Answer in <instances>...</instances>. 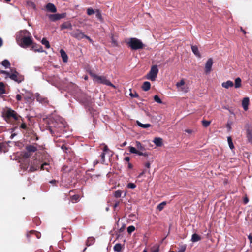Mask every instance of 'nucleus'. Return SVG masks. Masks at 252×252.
<instances>
[{"instance_id":"1","label":"nucleus","mask_w":252,"mask_h":252,"mask_svg":"<svg viewBox=\"0 0 252 252\" xmlns=\"http://www.w3.org/2000/svg\"><path fill=\"white\" fill-rule=\"evenodd\" d=\"M126 44L132 50H137L142 49L145 47V45L142 41L137 38L132 37L127 39L125 41Z\"/></svg>"},{"instance_id":"2","label":"nucleus","mask_w":252,"mask_h":252,"mask_svg":"<svg viewBox=\"0 0 252 252\" xmlns=\"http://www.w3.org/2000/svg\"><path fill=\"white\" fill-rule=\"evenodd\" d=\"M0 73L5 74L6 75L5 78L9 77L11 80L18 83L23 80V77L20 76L19 73L15 70H11V73L4 70H0Z\"/></svg>"},{"instance_id":"3","label":"nucleus","mask_w":252,"mask_h":252,"mask_svg":"<svg viewBox=\"0 0 252 252\" xmlns=\"http://www.w3.org/2000/svg\"><path fill=\"white\" fill-rule=\"evenodd\" d=\"M90 74L91 76L93 78L94 82H96L97 83L104 84L107 86H110L113 88H115V86L113 84H112L109 80H107L106 78V77L104 76H98L96 74L93 73L92 72H90Z\"/></svg>"},{"instance_id":"4","label":"nucleus","mask_w":252,"mask_h":252,"mask_svg":"<svg viewBox=\"0 0 252 252\" xmlns=\"http://www.w3.org/2000/svg\"><path fill=\"white\" fill-rule=\"evenodd\" d=\"M3 115L6 121L10 120L11 118L14 120H18L19 118H21V117L15 111L11 109L6 110Z\"/></svg>"},{"instance_id":"5","label":"nucleus","mask_w":252,"mask_h":252,"mask_svg":"<svg viewBox=\"0 0 252 252\" xmlns=\"http://www.w3.org/2000/svg\"><path fill=\"white\" fill-rule=\"evenodd\" d=\"M158 69L157 65H153L151 68L150 71L146 76V78L148 80H150L152 81H154L156 80L157 77L158 73Z\"/></svg>"},{"instance_id":"6","label":"nucleus","mask_w":252,"mask_h":252,"mask_svg":"<svg viewBox=\"0 0 252 252\" xmlns=\"http://www.w3.org/2000/svg\"><path fill=\"white\" fill-rule=\"evenodd\" d=\"M178 91L183 93H186L189 91V87L186 84L184 79L181 80L176 84Z\"/></svg>"},{"instance_id":"7","label":"nucleus","mask_w":252,"mask_h":252,"mask_svg":"<svg viewBox=\"0 0 252 252\" xmlns=\"http://www.w3.org/2000/svg\"><path fill=\"white\" fill-rule=\"evenodd\" d=\"M32 43V38L31 35L26 36V37L23 39L21 41L17 43V44L23 48L27 47L31 45Z\"/></svg>"},{"instance_id":"8","label":"nucleus","mask_w":252,"mask_h":252,"mask_svg":"<svg viewBox=\"0 0 252 252\" xmlns=\"http://www.w3.org/2000/svg\"><path fill=\"white\" fill-rule=\"evenodd\" d=\"M29 35H31V33L26 30L19 31L16 34V40L17 43L21 41L23 39Z\"/></svg>"},{"instance_id":"9","label":"nucleus","mask_w":252,"mask_h":252,"mask_svg":"<svg viewBox=\"0 0 252 252\" xmlns=\"http://www.w3.org/2000/svg\"><path fill=\"white\" fill-rule=\"evenodd\" d=\"M70 35L77 39V40H80L83 38H85L86 35L82 31L79 29H76L74 31L70 32Z\"/></svg>"},{"instance_id":"10","label":"nucleus","mask_w":252,"mask_h":252,"mask_svg":"<svg viewBox=\"0 0 252 252\" xmlns=\"http://www.w3.org/2000/svg\"><path fill=\"white\" fill-rule=\"evenodd\" d=\"M65 13L50 14L48 16L49 19L52 21H56L65 17Z\"/></svg>"},{"instance_id":"11","label":"nucleus","mask_w":252,"mask_h":252,"mask_svg":"<svg viewBox=\"0 0 252 252\" xmlns=\"http://www.w3.org/2000/svg\"><path fill=\"white\" fill-rule=\"evenodd\" d=\"M213 65V60L212 58H209L205 65V71L206 73L210 72L212 69V66Z\"/></svg>"},{"instance_id":"12","label":"nucleus","mask_w":252,"mask_h":252,"mask_svg":"<svg viewBox=\"0 0 252 252\" xmlns=\"http://www.w3.org/2000/svg\"><path fill=\"white\" fill-rule=\"evenodd\" d=\"M129 152L131 153L136 154L139 156H147L148 154L147 153H143L139 150H137L135 148L133 147H129Z\"/></svg>"},{"instance_id":"13","label":"nucleus","mask_w":252,"mask_h":252,"mask_svg":"<svg viewBox=\"0 0 252 252\" xmlns=\"http://www.w3.org/2000/svg\"><path fill=\"white\" fill-rule=\"evenodd\" d=\"M46 9L47 11L55 13L57 11V8L55 5L51 3H48L46 5Z\"/></svg>"},{"instance_id":"14","label":"nucleus","mask_w":252,"mask_h":252,"mask_svg":"<svg viewBox=\"0 0 252 252\" xmlns=\"http://www.w3.org/2000/svg\"><path fill=\"white\" fill-rule=\"evenodd\" d=\"M40 166L39 165L38 162L37 161H34L32 165L30 166L29 171L31 172H34L39 169H40Z\"/></svg>"},{"instance_id":"15","label":"nucleus","mask_w":252,"mask_h":252,"mask_svg":"<svg viewBox=\"0 0 252 252\" xmlns=\"http://www.w3.org/2000/svg\"><path fill=\"white\" fill-rule=\"evenodd\" d=\"M249 104V99L248 97H245L242 100V105L243 108L245 111L248 109V106Z\"/></svg>"},{"instance_id":"16","label":"nucleus","mask_w":252,"mask_h":252,"mask_svg":"<svg viewBox=\"0 0 252 252\" xmlns=\"http://www.w3.org/2000/svg\"><path fill=\"white\" fill-rule=\"evenodd\" d=\"M222 86L226 89H228L230 87H232L234 85V83L230 80H228L226 82H223L221 84Z\"/></svg>"},{"instance_id":"17","label":"nucleus","mask_w":252,"mask_h":252,"mask_svg":"<svg viewBox=\"0 0 252 252\" xmlns=\"http://www.w3.org/2000/svg\"><path fill=\"white\" fill-rule=\"evenodd\" d=\"M191 50L194 55L199 58H200L201 56L198 50V47L196 46H191Z\"/></svg>"},{"instance_id":"18","label":"nucleus","mask_w":252,"mask_h":252,"mask_svg":"<svg viewBox=\"0 0 252 252\" xmlns=\"http://www.w3.org/2000/svg\"><path fill=\"white\" fill-rule=\"evenodd\" d=\"M61 29H68L70 30H72V24L70 22H64L61 25Z\"/></svg>"},{"instance_id":"19","label":"nucleus","mask_w":252,"mask_h":252,"mask_svg":"<svg viewBox=\"0 0 252 252\" xmlns=\"http://www.w3.org/2000/svg\"><path fill=\"white\" fill-rule=\"evenodd\" d=\"M153 142L156 146L160 147L163 144L162 139L159 137H156L154 139Z\"/></svg>"},{"instance_id":"20","label":"nucleus","mask_w":252,"mask_h":252,"mask_svg":"<svg viewBox=\"0 0 252 252\" xmlns=\"http://www.w3.org/2000/svg\"><path fill=\"white\" fill-rule=\"evenodd\" d=\"M36 98L38 101L41 103H45L48 101L47 98L43 97L39 94H36Z\"/></svg>"},{"instance_id":"21","label":"nucleus","mask_w":252,"mask_h":252,"mask_svg":"<svg viewBox=\"0 0 252 252\" xmlns=\"http://www.w3.org/2000/svg\"><path fill=\"white\" fill-rule=\"evenodd\" d=\"M151 87V84L149 82L146 81L143 83V84L142 86V89L145 91H148Z\"/></svg>"},{"instance_id":"22","label":"nucleus","mask_w":252,"mask_h":252,"mask_svg":"<svg viewBox=\"0 0 252 252\" xmlns=\"http://www.w3.org/2000/svg\"><path fill=\"white\" fill-rule=\"evenodd\" d=\"M60 53L63 61L65 63L67 62L68 60V57L65 51L63 49H61L60 50Z\"/></svg>"},{"instance_id":"23","label":"nucleus","mask_w":252,"mask_h":252,"mask_svg":"<svg viewBox=\"0 0 252 252\" xmlns=\"http://www.w3.org/2000/svg\"><path fill=\"white\" fill-rule=\"evenodd\" d=\"M201 239V238L199 235L196 233H194L192 234L191 240L192 242H196L200 240Z\"/></svg>"},{"instance_id":"24","label":"nucleus","mask_w":252,"mask_h":252,"mask_svg":"<svg viewBox=\"0 0 252 252\" xmlns=\"http://www.w3.org/2000/svg\"><path fill=\"white\" fill-rule=\"evenodd\" d=\"M27 150L29 152H34L37 150V148L33 145H28L26 146Z\"/></svg>"},{"instance_id":"25","label":"nucleus","mask_w":252,"mask_h":252,"mask_svg":"<svg viewBox=\"0 0 252 252\" xmlns=\"http://www.w3.org/2000/svg\"><path fill=\"white\" fill-rule=\"evenodd\" d=\"M247 137L249 142L252 144V130L248 129L247 130Z\"/></svg>"},{"instance_id":"26","label":"nucleus","mask_w":252,"mask_h":252,"mask_svg":"<svg viewBox=\"0 0 252 252\" xmlns=\"http://www.w3.org/2000/svg\"><path fill=\"white\" fill-rule=\"evenodd\" d=\"M136 146L137 150H139L142 152V151L145 150V147L141 144L139 141L136 142Z\"/></svg>"},{"instance_id":"27","label":"nucleus","mask_w":252,"mask_h":252,"mask_svg":"<svg viewBox=\"0 0 252 252\" xmlns=\"http://www.w3.org/2000/svg\"><path fill=\"white\" fill-rule=\"evenodd\" d=\"M241 86V79L240 78L238 77L235 80V88H239Z\"/></svg>"},{"instance_id":"28","label":"nucleus","mask_w":252,"mask_h":252,"mask_svg":"<svg viewBox=\"0 0 252 252\" xmlns=\"http://www.w3.org/2000/svg\"><path fill=\"white\" fill-rule=\"evenodd\" d=\"M113 249L115 252H120L122 249V245L120 243H117L114 246Z\"/></svg>"},{"instance_id":"29","label":"nucleus","mask_w":252,"mask_h":252,"mask_svg":"<svg viewBox=\"0 0 252 252\" xmlns=\"http://www.w3.org/2000/svg\"><path fill=\"white\" fill-rule=\"evenodd\" d=\"M136 123L138 126L143 128H147L151 126L149 124H143L138 121H136Z\"/></svg>"},{"instance_id":"30","label":"nucleus","mask_w":252,"mask_h":252,"mask_svg":"<svg viewBox=\"0 0 252 252\" xmlns=\"http://www.w3.org/2000/svg\"><path fill=\"white\" fill-rule=\"evenodd\" d=\"M27 5L28 7H29V8H32L34 10L36 9V5L35 4L32 2V1H27Z\"/></svg>"},{"instance_id":"31","label":"nucleus","mask_w":252,"mask_h":252,"mask_svg":"<svg viewBox=\"0 0 252 252\" xmlns=\"http://www.w3.org/2000/svg\"><path fill=\"white\" fill-rule=\"evenodd\" d=\"M166 204V202L164 201L160 203L158 205V206L157 207V209L159 211H161L165 207V206Z\"/></svg>"},{"instance_id":"32","label":"nucleus","mask_w":252,"mask_h":252,"mask_svg":"<svg viewBox=\"0 0 252 252\" xmlns=\"http://www.w3.org/2000/svg\"><path fill=\"white\" fill-rule=\"evenodd\" d=\"M2 65L6 68L9 67L10 65V62L7 60H3L1 63Z\"/></svg>"},{"instance_id":"33","label":"nucleus","mask_w":252,"mask_h":252,"mask_svg":"<svg viewBox=\"0 0 252 252\" xmlns=\"http://www.w3.org/2000/svg\"><path fill=\"white\" fill-rule=\"evenodd\" d=\"M227 141L229 145V146L231 149H233L234 148V145L233 144L232 140L231 137H227Z\"/></svg>"},{"instance_id":"34","label":"nucleus","mask_w":252,"mask_h":252,"mask_svg":"<svg viewBox=\"0 0 252 252\" xmlns=\"http://www.w3.org/2000/svg\"><path fill=\"white\" fill-rule=\"evenodd\" d=\"M41 43L42 44L44 45L47 48H49L50 46L49 42L47 41L45 38H43Z\"/></svg>"},{"instance_id":"35","label":"nucleus","mask_w":252,"mask_h":252,"mask_svg":"<svg viewBox=\"0 0 252 252\" xmlns=\"http://www.w3.org/2000/svg\"><path fill=\"white\" fill-rule=\"evenodd\" d=\"M96 12V10H94L92 8H88L87 9V13L88 15H91L92 14H95Z\"/></svg>"},{"instance_id":"36","label":"nucleus","mask_w":252,"mask_h":252,"mask_svg":"<svg viewBox=\"0 0 252 252\" xmlns=\"http://www.w3.org/2000/svg\"><path fill=\"white\" fill-rule=\"evenodd\" d=\"M95 14H96V18L98 19H99L100 21H102V17L101 14L100 12L99 11V10L98 9H96V12Z\"/></svg>"},{"instance_id":"37","label":"nucleus","mask_w":252,"mask_h":252,"mask_svg":"<svg viewBox=\"0 0 252 252\" xmlns=\"http://www.w3.org/2000/svg\"><path fill=\"white\" fill-rule=\"evenodd\" d=\"M5 93L4 84L2 82H0V95Z\"/></svg>"},{"instance_id":"38","label":"nucleus","mask_w":252,"mask_h":252,"mask_svg":"<svg viewBox=\"0 0 252 252\" xmlns=\"http://www.w3.org/2000/svg\"><path fill=\"white\" fill-rule=\"evenodd\" d=\"M48 166V164L46 163H45L40 166V168L41 169V170H46L47 171H49V169Z\"/></svg>"},{"instance_id":"39","label":"nucleus","mask_w":252,"mask_h":252,"mask_svg":"<svg viewBox=\"0 0 252 252\" xmlns=\"http://www.w3.org/2000/svg\"><path fill=\"white\" fill-rule=\"evenodd\" d=\"M122 194V191L121 190H117L114 192V196L116 198H119L121 196Z\"/></svg>"},{"instance_id":"40","label":"nucleus","mask_w":252,"mask_h":252,"mask_svg":"<svg viewBox=\"0 0 252 252\" xmlns=\"http://www.w3.org/2000/svg\"><path fill=\"white\" fill-rule=\"evenodd\" d=\"M210 123L211 122L209 121H207L205 120H203L202 121V124L203 126L205 127H207L210 124Z\"/></svg>"},{"instance_id":"41","label":"nucleus","mask_w":252,"mask_h":252,"mask_svg":"<svg viewBox=\"0 0 252 252\" xmlns=\"http://www.w3.org/2000/svg\"><path fill=\"white\" fill-rule=\"evenodd\" d=\"M130 93L129 94V95L131 97H135V98L138 97L139 95L136 92H134L133 93H132L131 92V89H130Z\"/></svg>"},{"instance_id":"42","label":"nucleus","mask_w":252,"mask_h":252,"mask_svg":"<svg viewBox=\"0 0 252 252\" xmlns=\"http://www.w3.org/2000/svg\"><path fill=\"white\" fill-rule=\"evenodd\" d=\"M135 228L134 226H133L132 225L129 226L127 228V232L128 233L130 234L132 232H133L135 230Z\"/></svg>"},{"instance_id":"43","label":"nucleus","mask_w":252,"mask_h":252,"mask_svg":"<svg viewBox=\"0 0 252 252\" xmlns=\"http://www.w3.org/2000/svg\"><path fill=\"white\" fill-rule=\"evenodd\" d=\"M154 99L156 102H157L158 103L161 104L162 103L161 100L159 98L158 95H156L154 97Z\"/></svg>"},{"instance_id":"44","label":"nucleus","mask_w":252,"mask_h":252,"mask_svg":"<svg viewBox=\"0 0 252 252\" xmlns=\"http://www.w3.org/2000/svg\"><path fill=\"white\" fill-rule=\"evenodd\" d=\"M94 238L90 237V238H88L87 243V245H90L91 244L94 243Z\"/></svg>"},{"instance_id":"45","label":"nucleus","mask_w":252,"mask_h":252,"mask_svg":"<svg viewBox=\"0 0 252 252\" xmlns=\"http://www.w3.org/2000/svg\"><path fill=\"white\" fill-rule=\"evenodd\" d=\"M105 153H102L101 155H100V157H101V162L102 163H104V162H105Z\"/></svg>"},{"instance_id":"46","label":"nucleus","mask_w":252,"mask_h":252,"mask_svg":"<svg viewBox=\"0 0 252 252\" xmlns=\"http://www.w3.org/2000/svg\"><path fill=\"white\" fill-rule=\"evenodd\" d=\"M127 187L130 189H134L136 187V185L132 183H129L127 184Z\"/></svg>"},{"instance_id":"47","label":"nucleus","mask_w":252,"mask_h":252,"mask_svg":"<svg viewBox=\"0 0 252 252\" xmlns=\"http://www.w3.org/2000/svg\"><path fill=\"white\" fill-rule=\"evenodd\" d=\"M103 153H105L106 154L108 151H109V150L107 146L105 145L103 147Z\"/></svg>"},{"instance_id":"48","label":"nucleus","mask_w":252,"mask_h":252,"mask_svg":"<svg viewBox=\"0 0 252 252\" xmlns=\"http://www.w3.org/2000/svg\"><path fill=\"white\" fill-rule=\"evenodd\" d=\"M85 38L88 39L89 40V41L91 43V44H93V40L88 36L87 35H86V37H85Z\"/></svg>"},{"instance_id":"49","label":"nucleus","mask_w":252,"mask_h":252,"mask_svg":"<svg viewBox=\"0 0 252 252\" xmlns=\"http://www.w3.org/2000/svg\"><path fill=\"white\" fill-rule=\"evenodd\" d=\"M34 50L35 51H38L39 52H42L43 51V50L42 49V47L41 46H40L38 49H35Z\"/></svg>"},{"instance_id":"50","label":"nucleus","mask_w":252,"mask_h":252,"mask_svg":"<svg viewBox=\"0 0 252 252\" xmlns=\"http://www.w3.org/2000/svg\"><path fill=\"white\" fill-rule=\"evenodd\" d=\"M20 127L22 129H26L27 128V126L25 123H22L20 126Z\"/></svg>"},{"instance_id":"51","label":"nucleus","mask_w":252,"mask_h":252,"mask_svg":"<svg viewBox=\"0 0 252 252\" xmlns=\"http://www.w3.org/2000/svg\"><path fill=\"white\" fill-rule=\"evenodd\" d=\"M16 97L18 101L21 100L22 98L21 95L19 94H17Z\"/></svg>"},{"instance_id":"52","label":"nucleus","mask_w":252,"mask_h":252,"mask_svg":"<svg viewBox=\"0 0 252 252\" xmlns=\"http://www.w3.org/2000/svg\"><path fill=\"white\" fill-rule=\"evenodd\" d=\"M243 201H244V203L245 204H247V203H248V202H249V199H248V198L247 197H246V196L245 197H244V199H243Z\"/></svg>"},{"instance_id":"53","label":"nucleus","mask_w":252,"mask_h":252,"mask_svg":"<svg viewBox=\"0 0 252 252\" xmlns=\"http://www.w3.org/2000/svg\"><path fill=\"white\" fill-rule=\"evenodd\" d=\"M79 198V196L77 195H74L72 196V200H75V201H77Z\"/></svg>"},{"instance_id":"54","label":"nucleus","mask_w":252,"mask_h":252,"mask_svg":"<svg viewBox=\"0 0 252 252\" xmlns=\"http://www.w3.org/2000/svg\"><path fill=\"white\" fill-rule=\"evenodd\" d=\"M248 238L250 240V243H252V233L250 234V235L248 236Z\"/></svg>"},{"instance_id":"55","label":"nucleus","mask_w":252,"mask_h":252,"mask_svg":"<svg viewBox=\"0 0 252 252\" xmlns=\"http://www.w3.org/2000/svg\"><path fill=\"white\" fill-rule=\"evenodd\" d=\"M185 131L189 134H191L193 132V131L191 129H186Z\"/></svg>"},{"instance_id":"56","label":"nucleus","mask_w":252,"mask_h":252,"mask_svg":"<svg viewBox=\"0 0 252 252\" xmlns=\"http://www.w3.org/2000/svg\"><path fill=\"white\" fill-rule=\"evenodd\" d=\"M146 172V170H144L140 174L138 175V177H141L143 174Z\"/></svg>"},{"instance_id":"57","label":"nucleus","mask_w":252,"mask_h":252,"mask_svg":"<svg viewBox=\"0 0 252 252\" xmlns=\"http://www.w3.org/2000/svg\"><path fill=\"white\" fill-rule=\"evenodd\" d=\"M28 94V96L27 97H25V98L27 99H31V94H30V92H27Z\"/></svg>"},{"instance_id":"58","label":"nucleus","mask_w":252,"mask_h":252,"mask_svg":"<svg viewBox=\"0 0 252 252\" xmlns=\"http://www.w3.org/2000/svg\"><path fill=\"white\" fill-rule=\"evenodd\" d=\"M145 166L148 168H149L150 167V163L149 162H147L145 164Z\"/></svg>"},{"instance_id":"59","label":"nucleus","mask_w":252,"mask_h":252,"mask_svg":"<svg viewBox=\"0 0 252 252\" xmlns=\"http://www.w3.org/2000/svg\"><path fill=\"white\" fill-rule=\"evenodd\" d=\"M129 160H130L129 157H126L125 158V161L128 162L129 161Z\"/></svg>"},{"instance_id":"60","label":"nucleus","mask_w":252,"mask_h":252,"mask_svg":"<svg viewBox=\"0 0 252 252\" xmlns=\"http://www.w3.org/2000/svg\"><path fill=\"white\" fill-rule=\"evenodd\" d=\"M158 251H159L158 248H156L154 250H153L152 252H158Z\"/></svg>"},{"instance_id":"61","label":"nucleus","mask_w":252,"mask_h":252,"mask_svg":"<svg viewBox=\"0 0 252 252\" xmlns=\"http://www.w3.org/2000/svg\"><path fill=\"white\" fill-rule=\"evenodd\" d=\"M186 247H184L182 249L179 250L178 252H185Z\"/></svg>"},{"instance_id":"62","label":"nucleus","mask_w":252,"mask_h":252,"mask_svg":"<svg viewBox=\"0 0 252 252\" xmlns=\"http://www.w3.org/2000/svg\"><path fill=\"white\" fill-rule=\"evenodd\" d=\"M119 204V201H117V202L115 203L114 206V208H116Z\"/></svg>"},{"instance_id":"63","label":"nucleus","mask_w":252,"mask_h":252,"mask_svg":"<svg viewBox=\"0 0 252 252\" xmlns=\"http://www.w3.org/2000/svg\"><path fill=\"white\" fill-rule=\"evenodd\" d=\"M98 162H99L98 160H94V164L95 165H96V164H98Z\"/></svg>"},{"instance_id":"64","label":"nucleus","mask_w":252,"mask_h":252,"mask_svg":"<svg viewBox=\"0 0 252 252\" xmlns=\"http://www.w3.org/2000/svg\"><path fill=\"white\" fill-rule=\"evenodd\" d=\"M3 43L2 40L1 38H0V47L2 46Z\"/></svg>"}]
</instances>
